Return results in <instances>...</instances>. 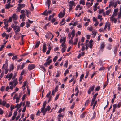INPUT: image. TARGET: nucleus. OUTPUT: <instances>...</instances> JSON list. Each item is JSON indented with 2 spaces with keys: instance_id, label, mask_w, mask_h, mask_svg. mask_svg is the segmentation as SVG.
I'll return each mask as SVG.
<instances>
[{
  "instance_id": "603ef678",
  "label": "nucleus",
  "mask_w": 121,
  "mask_h": 121,
  "mask_svg": "<svg viewBox=\"0 0 121 121\" xmlns=\"http://www.w3.org/2000/svg\"><path fill=\"white\" fill-rule=\"evenodd\" d=\"M5 46L4 45H2L0 47V51H1L3 49V48Z\"/></svg>"
},
{
  "instance_id": "864d4df0",
  "label": "nucleus",
  "mask_w": 121,
  "mask_h": 121,
  "mask_svg": "<svg viewBox=\"0 0 121 121\" xmlns=\"http://www.w3.org/2000/svg\"><path fill=\"white\" fill-rule=\"evenodd\" d=\"M114 16L113 15H112L110 19L112 21H114Z\"/></svg>"
},
{
  "instance_id": "a211bd4d",
  "label": "nucleus",
  "mask_w": 121,
  "mask_h": 121,
  "mask_svg": "<svg viewBox=\"0 0 121 121\" xmlns=\"http://www.w3.org/2000/svg\"><path fill=\"white\" fill-rule=\"evenodd\" d=\"M65 14L62 12H61L59 14V17H61V18L63 17L64 16Z\"/></svg>"
},
{
  "instance_id": "13d9d810",
  "label": "nucleus",
  "mask_w": 121,
  "mask_h": 121,
  "mask_svg": "<svg viewBox=\"0 0 121 121\" xmlns=\"http://www.w3.org/2000/svg\"><path fill=\"white\" fill-rule=\"evenodd\" d=\"M52 19H51V22L52 23H53L54 22L56 21V19L55 18H52Z\"/></svg>"
},
{
  "instance_id": "680f3d73",
  "label": "nucleus",
  "mask_w": 121,
  "mask_h": 121,
  "mask_svg": "<svg viewBox=\"0 0 121 121\" xmlns=\"http://www.w3.org/2000/svg\"><path fill=\"white\" fill-rule=\"evenodd\" d=\"M78 24V22L77 21L75 22L73 24V25L74 26H75L76 25Z\"/></svg>"
},
{
  "instance_id": "052dcab7",
  "label": "nucleus",
  "mask_w": 121,
  "mask_h": 121,
  "mask_svg": "<svg viewBox=\"0 0 121 121\" xmlns=\"http://www.w3.org/2000/svg\"><path fill=\"white\" fill-rule=\"evenodd\" d=\"M26 97V94H24L23 95V97L22 98V101H24Z\"/></svg>"
},
{
  "instance_id": "4be33fe9",
  "label": "nucleus",
  "mask_w": 121,
  "mask_h": 121,
  "mask_svg": "<svg viewBox=\"0 0 121 121\" xmlns=\"http://www.w3.org/2000/svg\"><path fill=\"white\" fill-rule=\"evenodd\" d=\"M10 7V3H9L7 5L5 6V8L6 9H9Z\"/></svg>"
},
{
  "instance_id": "4d7b16f0",
  "label": "nucleus",
  "mask_w": 121,
  "mask_h": 121,
  "mask_svg": "<svg viewBox=\"0 0 121 121\" xmlns=\"http://www.w3.org/2000/svg\"><path fill=\"white\" fill-rule=\"evenodd\" d=\"M73 39H70L69 40V44H72L73 43Z\"/></svg>"
},
{
  "instance_id": "79ce46f5",
  "label": "nucleus",
  "mask_w": 121,
  "mask_h": 121,
  "mask_svg": "<svg viewBox=\"0 0 121 121\" xmlns=\"http://www.w3.org/2000/svg\"><path fill=\"white\" fill-rule=\"evenodd\" d=\"M110 12V10H107L106 11V15H109Z\"/></svg>"
},
{
  "instance_id": "4468645a",
  "label": "nucleus",
  "mask_w": 121,
  "mask_h": 121,
  "mask_svg": "<svg viewBox=\"0 0 121 121\" xmlns=\"http://www.w3.org/2000/svg\"><path fill=\"white\" fill-rule=\"evenodd\" d=\"M105 46L104 43L103 42L101 43V44L100 46V50L102 49H103L105 47Z\"/></svg>"
},
{
  "instance_id": "09e8293b",
  "label": "nucleus",
  "mask_w": 121,
  "mask_h": 121,
  "mask_svg": "<svg viewBox=\"0 0 121 121\" xmlns=\"http://www.w3.org/2000/svg\"><path fill=\"white\" fill-rule=\"evenodd\" d=\"M48 39L50 38V37H51V35H52V34L51 32L50 33H48Z\"/></svg>"
},
{
  "instance_id": "dca6fc26",
  "label": "nucleus",
  "mask_w": 121,
  "mask_h": 121,
  "mask_svg": "<svg viewBox=\"0 0 121 121\" xmlns=\"http://www.w3.org/2000/svg\"><path fill=\"white\" fill-rule=\"evenodd\" d=\"M86 112H84L82 113L80 115V117L82 118H84L86 115Z\"/></svg>"
},
{
  "instance_id": "bf43d9fd",
  "label": "nucleus",
  "mask_w": 121,
  "mask_h": 121,
  "mask_svg": "<svg viewBox=\"0 0 121 121\" xmlns=\"http://www.w3.org/2000/svg\"><path fill=\"white\" fill-rule=\"evenodd\" d=\"M16 103H18L19 102V98L18 97H16Z\"/></svg>"
},
{
  "instance_id": "2eb2a0df",
  "label": "nucleus",
  "mask_w": 121,
  "mask_h": 121,
  "mask_svg": "<svg viewBox=\"0 0 121 121\" xmlns=\"http://www.w3.org/2000/svg\"><path fill=\"white\" fill-rule=\"evenodd\" d=\"M47 111L45 109L41 108V112L43 113V115H44L45 114V113Z\"/></svg>"
},
{
  "instance_id": "de8ad7c7",
  "label": "nucleus",
  "mask_w": 121,
  "mask_h": 121,
  "mask_svg": "<svg viewBox=\"0 0 121 121\" xmlns=\"http://www.w3.org/2000/svg\"><path fill=\"white\" fill-rule=\"evenodd\" d=\"M7 34L5 32H4L2 34V37H4Z\"/></svg>"
},
{
  "instance_id": "aec40b11",
  "label": "nucleus",
  "mask_w": 121,
  "mask_h": 121,
  "mask_svg": "<svg viewBox=\"0 0 121 121\" xmlns=\"http://www.w3.org/2000/svg\"><path fill=\"white\" fill-rule=\"evenodd\" d=\"M47 10H46L43 13H42L41 14L42 15L47 16L48 15V13H47Z\"/></svg>"
},
{
  "instance_id": "c85d7f7f",
  "label": "nucleus",
  "mask_w": 121,
  "mask_h": 121,
  "mask_svg": "<svg viewBox=\"0 0 121 121\" xmlns=\"http://www.w3.org/2000/svg\"><path fill=\"white\" fill-rule=\"evenodd\" d=\"M40 68L41 69H42L43 70V71H44L45 72L46 71V69L44 67L43 65H40Z\"/></svg>"
},
{
  "instance_id": "e433bc0d",
  "label": "nucleus",
  "mask_w": 121,
  "mask_h": 121,
  "mask_svg": "<svg viewBox=\"0 0 121 121\" xmlns=\"http://www.w3.org/2000/svg\"><path fill=\"white\" fill-rule=\"evenodd\" d=\"M60 94H56V97L55 98V100L56 101L58 99L59 97V96Z\"/></svg>"
},
{
  "instance_id": "338daca9",
  "label": "nucleus",
  "mask_w": 121,
  "mask_h": 121,
  "mask_svg": "<svg viewBox=\"0 0 121 121\" xmlns=\"http://www.w3.org/2000/svg\"><path fill=\"white\" fill-rule=\"evenodd\" d=\"M21 9V8L19 6L17 7V11L18 12H19L20 11Z\"/></svg>"
},
{
  "instance_id": "6e6d98bb",
  "label": "nucleus",
  "mask_w": 121,
  "mask_h": 121,
  "mask_svg": "<svg viewBox=\"0 0 121 121\" xmlns=\"http://www.w3.org/2000/svg\"><path fill=\"white\" fill-rule=\"evenodd\" d=\"M4 112L0 108V114L2 115L3 114Z\"/></svg>"
},
{
  "instance_id": "9d476101",
  "label": "nucleus",
  "mask_w": 121,
  "mask_h": 121,
  "mask_svg": "<svg viewBox=\"0 0 121 121\" xmlns=\"http://www.w3.org/2000/svg\"><path fill=\"white\" fill-rule=\"evenodd\" d=\"M65 20L64 19H62V20L61 22H60V26H61L62 25L65 24Z\"/></svg>"
},
{
  "instance_id": "49530a36",
  "label": "nucleus",
  "mask_w": 121,
  "mask_h": 121,
  "mask_svg": "<svg viewBox=\"0 0 121 121\" xmlns=\"http://www.w3.org/2000/svg\"><path fill=\"white\" fill-rule=\"evenodd\" d=\"M105 69V68L103 67H101L99 69V71H102V70H104Z\"/></svg>"
},
{
  "instance_id": "a19ab883",
  "label": "nucleus",
  "mask_w": 121,
  "mask_h": 121,
  "mask_svg": "<svg viewBox=\"0 0 121 121\" xmlns=\"http://www.w3.org/2000/svg\"><path fill=\"white\" fill-rule=\"evenodd\" d=\"M25 63H24L22 64L21 67L20 68V69H22L24 67Z\"/></svg>"
},
{
  "instance_id": "f257e3e1",
  "label": "nucleus",
  "mask_w": 121,
  "mask_h": 121,
  "mask_svg": "<svg viewBox=\"0 0 121 121\" xmlns=\"http://www.w3.org/2000/svg\"><path fill=\"white\" fill-rule=\"evenodd\" d=\"M35 67V65L34 64H29L28 67V69L30 70L34 69Z\"/></svg>"
},
{
  "instance_id": "58836bf2",
  "label": "nucleus",
  "mask_w": 121,
  "mask_h": 121,
  "mask_svg": "<svg viewBox=\"0 0 121 121\" xmlns=\"http://www.w3.org/2000/svg\"><path fill=\"white\" fill-rule=\"evenodd\" d=\"M30 103L29 102L27 101L26 102V106H27L28 107H30L29 105L30 104Z\"/></svg>"
},
{
  "instance_id": "69168bd1",
  "label": "nucleus",
  "mask_w": 121,
  "mask_h": 121,
  "mask_svg": "<svg viewBox=\"0 0 121 121\" xmlns=\"http://www.w3.org/2000/svg\"><path fill=\"white\" fill-rule=\"evenodd\" d=\"M24 73H25V70H23L21 72L20 74V75L22 76L23 75Z\"/></svg>"
},
{
  "instance_id": "b1692460",
  "label": "nucleus",
  "mask_w": 121,
  "mask_h": 121,
  "mask_svg": "<svg viewBox=\"0 0 121 121\" xmlns=\"http://www.w3.org/2000/svg\"><path fill=\"white\" fill-rule=\"evenodd\" d=\"M50 0H47L46 4H48V5L50 6L51 4Z\"/></svg>"
},
{
  "instance_id": "20e7f679",
  "label": "nucleus",
  "mask_w": 121,
  "mask_h": 121,
  "mask_svg": "<svg viewBox=\"0 0 121 121\" xmlns=\"http://www.w3.org/2000/svg\"><path fill=\"white\" fill-rule=\"evenodd\" d=\"M69 7H73V6H75V3L73 1H70L69 2Z\"/></svg>"
},
{
  "instance_id": "3c124183",
  "label": "nucleus",
  "mask_w": 121,
  "mask_h": 121,
  "mask_svg": "<svg viewBox=\"0 0 121 121\" xmlns=\"http://www.w3.org/2000/svg\"><path fill=\"white\" fill-rule=\"evenodd\" d=\"M3 21H4V24L8 23V22H7V19H5Z\"/></svg>"
},
{
  "instance_id": "4c0bfd02",
  "label": "nucleus",
  "mask_w": 121,
  "mask_h": 121,
  "mask_svg": "<svg viewBox=\"0 0 121 121\" xmlns=\"http://www.w3.org/2000/svg\"><path fill=\"white\" fill-rule=\"evenodd\" d=\"M58 87L59 86L58 85H57L56 86L55 88V92H56L58 91Z\"/></svg>"
},
{
  "instance_id": "f03ea898",
  "label": "nucleus",
  "mask_w": 121,
  "mask_h": 121,
  "mask_svg": "<svg viewBox=\"0 0 121 121\" xmlns=\"http://www.w3.org/2000/svg\"><path fill=\"white\" fill-rule=\"evenodd\" d=\"M95 86V85H93L90 87L88 91V94H90L91 93V91H92L94 90Z\"/></svg>"
},
{
  "instance_id": "c9c22d12",
  "label": "nucleus",
  "mask_w": 121,
  "mask_h": 121,
  "mask_svg": "<svg viewBox=\"0 0 121 121\" xmlns=\"http://www.w3.org/2000/svg\"><path fill=\"white\" fill-rule=\"evenodd\" d=\"M5 86H2L0 90L2 91H3L5 89Z\"/></svg>"
},
{
  "instance_id": "ea45409f",
  "label": "nucleus",
  "mask_w": 121,
  "mask_h": 121,
  "mask_svg": "<svg viewBox=\"0 0 121 121\" xmlns=\"http://www.w3.org/2000/svg\"><path fill=\"white\" fill-rule=\"evenodd\" d=\"M100 86H98L95 89V91H98L100 89Z\"/></svg>"
},
{
  "instance_id": "5701e85b",
  "label": "nucleus",
  "mask_w": 121,
  "mask_h": 121,
  "mask_svg": "<svg viewBox=\"0 0 121 121\" xmlns=\"http://www.w3.org/2000/svg\"><path fill=\"white\" fill-rule=\"evenodd\" d=\"M78 40V38H76L75 39V41L73 43V44L74 45H75L77 44V42Z\"/></svg>"
},
{
  "instance_id": "473e14b6",
  "label": "nucleus",
  "mask_w": 121,
  "mask_h": 121,
  "mask_svg": "<svg viewBox=\"0 0 121 121\" xmlns=\"http://www.w3.org/2000/svg\"><path fill=\"white\" fill-rule=\"evenodd\" d=\"M97 100H96L95 102H94V104L93 106L92 109L93 110L94 109V108L95 107L97 103Z\"/></svg>"
},
{
  "instance_id": "6ab92c4d",
  "label": "nucleus",
  "mask_w": 121,
  "mask_h": 121,
  "mask_svg": "<svg viewBox=\"0 0 121 121\" xmlns=\"http://www.w3.org/2000/svg\"><path fill=\"white\" fill-rule=\"evenodd\" d=\"M25 16V14H22L20 15V18L22 19V18L24 19Z\"/></svg>"
},
{
  "instance_id": "8fccbe9b",
  "label": "nucleus",
  "mask_w": 121,
  "mask_h": 121,
  "mask_svg": "<svg viewBox=\"0 0 121 121\" xmlns=\"http://www.w3.org/2000/svg\"><path fill=\"white\" fill-rule=\"evenodd\" d=\"M12 21V18L11 17L9 18V19L7 21V22H10Z\"/></svg>"
},
{
  "instance_id": "2f4dec72",
  "label": "nucleus",
  "mask_w": 121,
  "mask_h": 121,
  "mask_svg": "<svg viewBox=\"0 0 121 121\" xmlns=\"http://www.w3.org/2000/svg\"><path fill=\"white\" fill-rule=\"evenodd\" d=\"M90 101L88 99L85 102V105H88V104L89 103Z\"/></svg>"
},
{
  "instance_id": "bb28decb",
  "label": "nucleus",
  "mask_w": 121,
  "mask_h": 121,
  "mask_svg": "<svg viewBox=\"0 0 121 121\" xmlns=\"http://www.w3.org/2000/svg\"><path fill=\"white\" fill-rule=\"evenodd\" d=\"M64 39H65V42L66 41V37H63L61 39L60 41V43H61L63 41V42H64Z\"/></svg>"
},
{
  "instance_id": "1a4fd4ad",
  "label": "nucleus",
  "mask_w": 121,
  "mask_h": 121,
  "mask_svg": "<svg viewBox=\"0 0 121 121\" xmlns=\"http://www.w3.org/2000/svg\"><path fill=\"white\" fill-rule=\"evenodd\" d=\"M67 46L66 45H64V46L62 48L61 51L62 53H63L65 51L66 49L67 48Z\"/></svg>"
},
{
  "instance_id": "f704fd0d",
  "label": "nucleus",
  "mask_w": 121,
  "mask_h": 121,
  "mask_svg": "<svg viewBox=\"0 0 121 121\" xmlns=\"http://www.w3.org/2000/svg\"><path fill=\"white\" fill-rule=\"evenodd\" d=\"M2 104L1 105H2L3 106H5L6 104V102L5 101H3L2 102Z\"/></svg>"
},
{
  "instance_id": "774afa93",
  "label": "nucleus",
  "mask_w": 121,
  "mask_h": 121,
  "mask_svg": "<svg viewBox=\"0 0 121 121\" xmlns=\"http://www.w3.org/2000/svg\"><path fill=\"white\" fill-rule=\"evenodd\" d=\"M117 107V105L116 104H115L113 105V108L115 109H116Z\"/></svg>"
},
{
  "instance_id": "ddd939ff",
  "label": "nucleus",
  "mask_w": 121,
  "mask_h": 121,
  "mask_svg": "<svg viewBox=\"0 0 121 121\" xmlns=\"http://www.w3.org/2000/svg\"><path fill=\"white\" fill-rule=\"evenodd\" d=\"M12 17L13 20H16L17 19V15L15 14H13Z\"/></svg>"
},
{
  "instance_id": "39448f33",
  "label": "nucleus",
  "mask_w": 121,
  "mask_h": 121,
  "mask_svg": "<svg viewBox=\"0 0 121 121\" xmlns=\"http://www.w3.org/2000/svg\"><path fill=\"white\" fill-rule=\"evenodd\" d=\"M46 44L45 43H44L43 44V48L42 49V51L43 52V53H45L46 52Z\"/></svg>"
},
{
  "instance_id": "cd10ccee",
  "label": "nucleus",
  "mask_w": 121,
  "mask_h": 121,
  "mask_svg": "<svg viewBox=\"0 0 121 121\" xmlns=\"http://www.w3.org/2000/svg\"><path fill=\"white\" fill-rule=\"evenodd\" d=\"M109 5L108 7L110 8L111 6L112 5H113L114 4V3H112V2H109Z\"/></svg>"
},
{
  "instance_id": "f8f14e48",
  "label": "nucleus",
  "mask_w": 121,
  "mask_h": 121,
  "mask_svg": "<svg viewBox=\"0 0 121 121\" xmlns=\"http://www.w3.org/2000/svg\"><path fill=\"white\" fill-rule=\"evenodd\" d=\"M14 68V66L13 64H12L10 66V71L11 72V71L13 70Z\"/></svg>"
},
{
  "instance_id": "423d86ee",
  "label": "nucleus",
  "mask_w": 121,
  "mask_h": 121,
  "mask_svg": "<svg viewBox=\"0 0 121 121\" xmlns=\"http://www.w3.org/2000/svg\"><path fill=\"white\" fill-rule=\"evenodd\" d=\"M11 27L14 30H16L19 26H17L15 25L14 24H13L11 25Z\"/></svg>"
},
{
  "instance_id": "9b49d317",
  "label": "nucleus",
  "mask_w": 121,
  "mask_h": 121,
  "mask_svg": "<svg viewBox=\"0 0 121 121\" xmlns=\"http://www.w3.org/2000/svg\"><path fill=\"white\" fill-rule=\"evenodd\" d=\"M20 27H18L17 30L15 31V33L16 35H15L16 36V35L19 34L18 33L20 31Z\"/></svg>"
},
{
  "instance_id": "7ed1b4c3",
  "label": "nucleus",
  "mask_w": 121,
  "mask_h": 121,
  "mask_svg": "<svg viewBox=\"0 0 121 121\" xmlns=\"http://www.w3.org/2000/svg\"><path fill=\"white\" fill-rule=\"evenodd\" d=\"M52 60L50 59L49 60L46 61V62L44 63V65L45 66V67L47 66V65H49L52 62Z\"/></svg>"
},
{
  "instance_id": "5fc2aeb1",
  "label": "nucleus",
  "mask_w": 121,
  "mask_h": 121,
  "mask_svg": "<svg viewBox=\"0 0 121 121\" xmlns=\"http://www.w3.org/2000/svg\"><path fill=\"white\" fill-rule=\"evenodd\" d=\"M98 94V92L96 93V94H95L93 96V97L96 99V98L97 97V95Z\"/></svg>"
},
{
  "instance_id": "e2e57ef3",
  "label": "nucleus",
  "mask_w": 121,
  "mask_h": 121,
  "mask_svg": "<svg viewBox=\"0 0 121 121\" xmlns=\"http://www.w3.org/2000/svg\"><path fill=\"white\" fill-rule=\"evenodd\" d=\"M88 46L90 48H92L93 46V45L92 44H89Z\"/></svg>"
},
{
  "instance_id": "0e129e2a",
  "label": "nucleus",
  "mask_w": 121,
  "mask_h": 121,
  "mask_svg": "<svg viewBox=\"0 0 121 121\" xmlns=\"http://www.w3.org/2000/svg\"><path fill=\"white\" fill-rule=\"evenodd\" d=\"M25 24V22H22L21 23L20 25V26L21 27H23Z\"/></svg>"
},
{
  "instance_id": "72a5a7b5",
  "label": "nucleus",
  "mask_w": 121,
  "mask_h": 121,
  "mask_svg": "<svg viewBox=\"0 0 121 121\" xmlns=\"http://www.w3.org/2000/svg\"><path fill=\"white\" fill-rule=\"evenodd\" d=\"M107 105H106L104 108V109H105L107 107H108V106L109 105V101L108 100H107Z\"/></svg>"
},
{
  "instance_id": "0eeeda50",
  "label": "nucleus",
  "mask_w": 121,
  "mask_h": 121,
  "mask_svg": "<svg viewBox=\"0 0 121 121\" xmlns=\"http://www.w3.org/2000/svg\"><path fill=\"white\" fill-rule=\"evenodd\" d=\"M40 43V42L39 40H37L36 42V44L34 48H37L39 46Z\"/></svg>"
},
{
  "instance_id": "a18cd8bd",
  "label": "nucleus",
  "mask_w": 121,
  "mask_h": 121,
  "mask_svg": "<svg viewBox=\"0 0 121 121\" xmlns=\"http://www.w3.org/2000/svg\"><path fill=\"white\" fill-rule=\"evenodd\" d=\"M80 7V5H77L75 8V9L76 10H78V9Z\"/></svg>"
},
{
  "instance_id": "a878e982",
  "label": "nucleus",
  "mask_w": 121,
  "mask_h": 121,
  "mask_svg": "<svg viewBox=\"0 0 121 121\" xmlns=\"http://www.w3.org/2000/svg\"><path fill=\"white\" fill-rule=\"evenodd\" d=\"M46 101H44V102L43 103V106L42 108H45V107H46Z\"/></svg>"
},
{
  "instance_id": "c03bdc74",
  "label": "nucleus",
  "mask_w": 121,
  "mask_h": 121,
  "mask_svg": "<svg viewBox=\"0 0 121 121\" xmlns=\"http://www.w3.org/2000/svg\"><path fill=\"white\" fill-rule=\"evenodd\" d=\"M118 90L120 91L121 90V84H119L118 85Z\"/></svg>"
},
{
  "instance_id": "7c9ffc66",
  "label": "nucleus",
  "mask_w": 121,
  "mask_h": 121,
  "mask_svg": "<svg viewBox=\"0 0 121 121\" xmlns=\"http://www.w3.org/2000/svg\"><path fill=\"white\" fill-rule=\"evenodd\" d=\"M96 113L95 111L93 113V116L92 117L91 119H94L96 117Z\"/></svg>"
},
{
  "instance_id": "37998d69",
  "label": "nucleus",
  "mask_w": 121,
  "mask_h": 121,
  "mask_svg": "<svg viewBox=\"0 0 121 121\" xmlns=\"http://www.w3.org/2000/svg\"><path fill=\"white\" fill-rule=\"evenodd\" d=\"M58 58V57L57 56H56L53 59V61L54 62H55L57 60Z\"/></svg>"
},
{
  "instance_id": "c756f323",
  "label": "nucleus",
  "mask_w": 121,
  "mask_h": 121,
  "mask_svg": "<svg viewBox=\"0 0 121 121\" xmlns=\"http://www.w3.org/2000/svg\"><path fill=\"white\" fill-rule=\"evenodd\" d=\"M51 109V108L50 106L48 105L47 107V108H45L46 111H49Z\"/></svg>"
},
{
  "instance_id": "f3484780",
  "label": "nucleus",
  "mask_w": 121,
  "mask_h": 121,
  "mask_svg": "<svg viewBox=\"0 0 121 121\" xmlns=\"http://www.w3.org/2000/svg\"><path fill=\"white\" fill-rule=\"evenodd\" d=\"M18 5L21 8L24 7L25 6V4H19Z\"/></svg>"
},
{
  "instance_id": "393cba45",
  "label": "nucleus",
  "mask_w": 121,
  "mask_h": 121,
  "mask_svg": "<svg viewBox=\"0 0 121 121\" xmlns=\"http://www.w3.org/2000/svg\"><path fill=\"white\" fill-rule=\"evenodd\" d=\"M6 30L8 32H10L12 29V28L9 27V28H5Z\"/></svg>"
},
{
  "instance_id": "6e6552de",
  "label": "nucleus",
  "mask_w": 121,
  "mask_h": 121,
  "mask_svg": "<svg viewBox=\"0 0 121 121\" xmlns=\"http://www.w3.org/2000/svg\"><path fill=\"white\" fill-rule=\"evenodd\" d=\"M75 30L74 29H73L71 32V34L72 35V36L71 38V39H73L75 35Z\"/></svg>"
},
{
  "instance_id": "412c9836",
  "label": "nucleus",
  "mask_w": 121,
  "mask_h": 121,
  "mask_svg": "<svg viewBox=\"0 0 121 121\" xmlns=\"http://www.w3.org/2000/svg\"><path fill=\"white\" fill-rule=\"evenodd\" d=\"M58 116L59 117L57 118V119L58 120H60L61 117L62 118H63V116L62 115V114H60L58 115Z\"/></svg>"
}]
</instances>
